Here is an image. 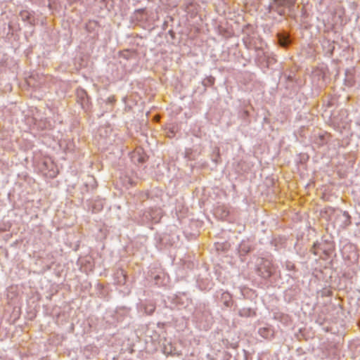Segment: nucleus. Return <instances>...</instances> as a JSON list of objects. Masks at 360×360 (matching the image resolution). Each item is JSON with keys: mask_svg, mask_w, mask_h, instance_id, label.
Masks as SVG:
<instances>
[{"mask_svg": "<svg viewBox=\"0 0 360 360\" xmlns=\"http://www.w3.org/2000/svg\"><path fill=\"white\" fill-rule=\"evenodd\" d=\"M275 269L271 262L265 260L258 267L257 271L259 276L264 278H269L274 274Z\"/></svg>", "mask_w": 360, "mask_h": 360, "instance_id": "obj_1", "label": "nucleus"}, {"mask_svg": "<svg viewBox=\"0 0 360 360\" xmlns=\"http://www.w3.org/2000/svg\"><path fill=\"white\" fill-rule=\"evenodd\" d=\"M274 1L276 5L275 11L280 15L285 14L283 7H288L290 9L295 3V0H274Z\"/></svg>", "mask_w": 360, "mask_h": 360, "instance_id": "obj_2", "label": "nucleus"}, {"mask_svg": "<svg viewBox=\"0 0 360 360\" xmlns=\"http://www.w3.org/2000/svg\"><path fill=\"white\" fill-rule=\"evenodd\" d=\"M278 39L279 44L283 47H287L291 43L289 36L284 34H279Z\"/></svg>", "mask_w": 360, "mask_h": 360, "instance_id": "obj_3", "label": "nucleus"}, {"mask_svg": "<svg viewBox=\"0 0 360 360\" xmlns=\"http://www.w3.org/2000/svg\"><path fill=\"white\" fill-rule=\"evenodd\" d=\"M221 300L223 302L224 304L226 307H229L232 304V298H231V295L227 292H224L223 293H221Z\"/></svg>", "mask_w": 360, "mask_h": 360, "instance_id": "obj_4", "label": "nucleus"}, {"mask_svg": "<svg viewBox=\"0 0 360 360\" xmlns=\"http://www.w3.org/2000/svg\"><path fill=\"white\" fill-rule=\"evenodd\" d=\"M132 160L134 162H138V163H143L146 161V157L143 155H141V153H140V150L136 151L133 155H132Z\"/></svg>", "mask_w": 360, "mask_h": 360, "instance_id": "obj_5", "label": "nucleus"}, {"mask_svg": "<svg viewBox=\"0 0 360 360\" xmlns=\"http://www.w3.org/2000/svg\"><path fill=\"white\" fill-rule=\"evenodd\" d=\"M144 309H145V312L147 314L151 315L155 309V306L153 304L150 303L145 306Z\"/></svg>", "mask_w": 360, "mask_h": 360, "instance_id": "obj_6", "label": "nucleus"}, {"mask_svg": "<svg viewBox=\"0 0 360 360\" xmlns=\"http://www.w3.org/2000/svg\"><path fill=\"white\" fill-rule=\"evenodd\" d=\"M254 312L250 309H243L239 311L240 316H250Z\"/></svg>", "mask_w": 360, "mask_h": 360, "instance_id": "obj_7", "label": "nucleus"}, {"mask_svg": "<svg viewBox=\"0 0 360 360\" xmlns=\"http://www.w3.org/2000/svg\"><path fill=\"white\" fill-rule=\"evenodd\" d=\"M340 217L344 219V224L345 226H347L350 224V217L347 212L342 213Z\"/></svg>", "mask_w": 360, "mask_h": 360, "instance_id": "obj_8", "label": "nucleus"}, {"mask_svg": "<svg viewBox=\"0 0 360 360\" xmlns=\"http://www.w3.org/2000/svg\"><path fill=\"white\" fill-rule=\"evenodd\" d=\"M269 330L267 328H260L259 330V334L263 336V337H266L267 336V333H268Z\"/></svg>", "mask_w": 360, "mask_h": 360, "instance_id": "obj_9", "label": "nucleus"}, {"mask_svg": "<svg viewBox=\"0 0 360 360\" xmlns=\"http://www.w3.org/2000/svg\"><path fill=\"white\" fill-rule=\"evenodd\" d=\"M328 44V46L330 47L329 50H328V52H330V55L333 53V51L335 49V46H334V44L333 43V44H330L328 41L327 42Z\"/></svg>", "mask_w": 360, "mask_h": 360, "instance_id": "obj_10", "label": "nucleus"}, {"mask_svg": "<svg viewBox=\"0 0 360 360\" xmlns=\"http://www.w3.org/2000/svg\"><path fill=\"white\" fill-rule=\"evenodd\" d=\"M120 274H121V275H122V281H120V283H121V282H122V281H123V282H124V281H125V275L124 274V273H123V271H122L120 272Z\"/></svg>", "mask_w": 360, "mask_h": 360, "instance_id": "obj_11", "label": "nucleus"}, {"mask_svg": "<svg viewBox=\"0 0 360 360\" xmlns=\"http://www.w3.org/2000/svg\"><path fill=\"white\" fill-rule=\"evenodd\" d=\"M319 245H319V243H315V244L314 245V246H313V248H314V249H316V248H318V249H321V248H319Z\"/></svg>", "mask_w": 360, "mask_h": 360, "instance_id": "obj_12", "label": "nucleus"}, {"mask_svg": "<svg viewBox=\"0 0 360 360\" xmlns=\"http://www.w3.org/2000/svg\"><path fill=\"white\" fill-rule=\"evenodd\" d=\"M208 82L210 83V84H212L214 82V78L211 77L210 79H208Z\"/></svg>", "mask_w": 360, "mask_h": 360, "instance_id": "obj_13", "label": "nucleus"}, {"mask_svg": "<svg viewBox=\"0 0 360 360\" xmlns=\"http://www.w3.org/2000/svg\"><path fill=\"white\" fill-rule=\"evenodd\" d=\"M314 253L315 255H317V254H318V252H316V250H314Z\"/></svg>", "mask_w": 360, "mask_h": 360, "instance_id": "obj_14", "label": "nucleus"}]
</instances>
